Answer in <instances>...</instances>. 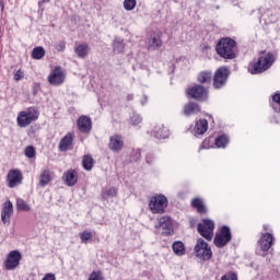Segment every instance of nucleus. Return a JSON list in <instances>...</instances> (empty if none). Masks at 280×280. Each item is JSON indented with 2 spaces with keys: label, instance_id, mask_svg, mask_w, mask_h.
I'll use <instances>...</instances> for the list:
<instances>
[{
  "label": "nucleus",
  "instance_id": "nucleus-1",
  "mask_svg": "<svg viewBox=\"0 0 280 280\" xmlns=\"http://www.w3.org/2000/svg\"><path fill=\"white\" fill-rule=\"evenodd\" d=\"M215 50L221 58L235 60L237 58V42L231 37H223L218 42Z\"/></svg>",
  "mask_w": 280,
  "mask_h": 280
},
{
  "label": "nucleus",
  "instance_id": "nucleus-36",
  "mask_svg": "<svg viewBox=\"0 0 280 280\" xmlns=\"http://www.w3.org/2000/svg\"><path fill=\"white\" fill-rule=\"evenodd\" d=\"M141 159V150L140 149H133L129 155L130 163H137Z\"/></svg>",
  "mask_w": 280,
  "mask_h": 280
},
{
  "label": "nucleus",
  "instance_id": "nucleus-28",
  "mask_svg": "<svg viewBox=\"0 0 280 280\" xmlns=\"http://www.w3.org/2000/svg\"><path fill=\"white\" fill-rule=\"evenodd\" d=\"M32 58L33 60H43V58H45V48H43L42 46L33 48Z\"/></svg>",
  "mask_w": 280,
  "mask_h": 280
},
{
  "label": "nucleus",
  "instance_id": "nucleus-39",
  "mask_svg": "<svg viewBox=\"0 0 280 280\" xmlns=\"http://www.w3.org/2000/svg\"><path fill=\"white\" fill-rule=\"evenodd\" d=\"M93 238V234L89 231H83L81 234H80V240L82 242V244H88L90 240Z\"/></svg>",
  "mask_w": 280,
  "mask_h": 280
},
{
  "label": "nucleus",
  "instance_id": "nucleus-11",
  "mask_svg": "<svg viewBox=\"0 0 280 280\" xmlns=\"http://www.w3.org/2000/svg\"><path fill=\"white\" fill-rule=\"evenodd\" d=\"M21 252L12 250L8 254L7 259L4 261L5 270H16L22 259Z\"/></svg>",
  "mask_w": 280,
  "mask_h": 280
},
{
  "label": "nucleus",
  "instance_id": "nucleus-5",
  "mask_svg": "<svg viewBox=\"0 0 280 280\" xmlns=\"http://www.w3.org/2000/svg\"><path fill=\"white\" fill-rule=\"evenodd\" d=\"M168 201L165 195H155L149 201V209L153 213H165Z\"/></svg>",
  "mask_w": 280,
  "mask_h": 280
},
{
  "label": "nucleus",
  "instance_id": "nucleus-8",
  "mask_svg": "<svg viewBox=\"0 0 280 280\" xmlns=\"http://www.w3.org/2000/svg\"><path fill=\"white\" fill-rule=\"evenodd\" d=\"M231 71L226 67L219 68L213 77V86L214 89H222L224 84H226V81L229 80Z\"/></svg>",
  "mask_w": 280,
  "mask_h": 280
},
{
  "label": "nucleus",
  "instance_id": "nucleus-43",
  "mask_svg": "<svg viewBox=\"0 0 280 280\" xmlns=\"http://www.w3.org/2000/svg\"><path fill=\"white\" fill-rule=\"evenodd\" d=\"M67 48V44L65 42H60L57 45V51H63Z\"/></svg>",
  "mask_w": 280,
  "mask_h": 280
},
{
  "label": "nucleus",
  "instance_id": "nucleus-40",
  "mask_svg": "<svg viewBox=\"0 0 280 280\" xmlns=\"http://www.w3.org/2000/svg\"><path fill=\"white\" fill-rule=\"evenodd\" d=\"M25 156H27V159H34V156H36V149L32 145L26 147Z\"/></svg>",
  "mask_w": 280,
  "mask_h": 280
},
{
  "label": "nucleus",
  "instance_id": "nucleus-16",
  "mask_svg": "<svg viewBox=\"0 0 280 280\" xmlns=\"http://www.w3.org/2000/svg\"><path fill=\"white\" fill-rule=\"evenodd\" d=\"M77 126L80 132H84V133L91 132V128H92L91 118H89V116L79 117L77 120Z\"/></svg>",
  "mask_w": 280,
  "mask_h": 280
},
{
  "label": "nucleus",
  "instance_id": "nucleus-15",
  "mask_svg": "<svg viewBox=\"0 0 280 280\" xmlns=\"http://www.w3.org/2000/svg\"><path fill=\"white\" fill-rule=\"evenodd\" d=\"M272 244H275V236L270 233H262L258 241L260 250H264L265 253L270 250V248H272Z\"/></svg>",
  "mask_w": 280,
  "mask_h": 280
},
{
  "label": "nucleus",
  "instance_id": "nucleus-27",
  "mask_svg": "<svg viewBox=\"0 0 280 280\" xmlns=\"http://www.w3.org/2000/svg\"><path fill=\"white\" fill-rule=\"evenodd\" d=\"M191 207H194V209H197L198 213H207V208L205 207V203L200 198L192 199Z\"/></svg>",
  "mask_w": 280,
  "mask_h": 280
},
{
  "label": "nucleus",
  "instance_id": "nucleus-7",
  "mask_svg": "<svg viewBox=\"0 0 280 280\" xmlns=\"http://www.w3.org/2000/svg\"><path fill=\"white\" fill-rule=\"evenodd\" d=\"M215 229V223L212 220L205 219L202 223L198 224L197 231L201 235V237H205L208 242H211L213 240V230Z\"/></svg>",
  "mask_w": 280,
  "mask_h": 280
},
{
  "label": "nucleus",
  "instance_id": "nucleus-35",
  "mask_svg": "<svg viewBox=\"0 0 280 280\" xmlns=\"http://www.w3.org/2000/svg\"><path fill=\"white\" fill-rule=\"evenodd\" d=\"M271 106L276 113H280V93L273 94Z\"/></svg>",
  "mask_w": 280,
  "mask_h": 280
},
{
  "label": "nucleus",
  "instance_id": "nucleus-50",
  "mask_svg": "<svg viewBox=\"0 0 280 280\" xmlns=\"http://www.w3.org/2000/svg\"><path fill=\"white\" fill-rule=\"evenodd\" d=\"M1 8H2V10H3V3H1Z\"/></svg>",
  "mask_w": 280,
  "mask_h": 280
},
{
  "label": "nucleus",
  "instance_id": "nucleus-42",
  "mask_svg": "<svg viewBox=\"0 0 280 280\" xmlns=\"http://www.w3.org/2000/svg\"><path fill=\"white\" fill-rule=\"evenodd\" d=\"M221 280H237V273L231 271L221 277Z\"/></svg>",
  "mask_w": 280,
  "mask_h": 280
},
{
  "label": "nucleus",
  "instance_id": "nucleus-25",
  "mask_svg": "<svg viewBox=\"0 0 280 280\" xmlns=\"http://www.w3.org/2000/svg\"><path fill=\"white\" fill-rule=\"evenodd\" d=\"M172 248H173V253H175L177 257H183V255H185V243L180 241H175L172 244Z\"/></svg>",
  "mask_w": 280,
  "mask_h": 280
},
{
  "label": "nucleus",
  "instance_id": "nucleus-3",
  "mask_svg": "<svg viewBox=\"0 0 280 280\" xmlns=\"http://www.w3.org/2000/svg\"><path fill=\"white\" fill-rule=\"evenodd\" d=\"M40 114L36 110L35 107H28L26 110H22L19 113L16 121L20 128H27L30 124L36 121Z\"/></svg>",
  "mask_w": 280,
  "mask_h": 280
},
{
  "label": "nucleus",
  "instance_id": "nucleus-2",
  "mask_svg": "<svg viewBox=\"0 0 280 280\" xmlns=\"http://www.w3.org/2000/svg\"><path fill=\"white\" fill-rule=\"evenodd\" d=\"M275 63V56L272 54H267L258 58L257 62L250 63L248 66V71L253 75H257V73H264V71H268L269 68Z\"/></svg>",
  "mask_w": 280,
  "mask_h": 280
},
{
  "label": "nucleus",
  "instance_id": "nucleus-46",
  "mask_svg": "<svg viewBox=\"0 0 280 280\" xmlns=\"http://www.w3.org/2000/svg\"><path fill=\"white\" fill-rule=\"evenodd\" d=\"M152 159H154L152 154L147 155V163H149V165L152 163Z\"/></svg>",
  "mask_w": 280,
  "mask_h": 280
},
{
  "label": "nucleus",
  "instance_id": "nucleus-19",
  "mask_svg": "<svg viewBox=\"0 0 280 280\" xmlns=\"http://www.w3.org/2000/svg\"><path fill=\"white\" fill-rule=\"evenodd\" d=\"M152 135L155 139H167L170 137V129L164 125H156L153 128Z\"/></svg>",
  "mask_w": 280,
  "mask_h": 280
},
{
  "label": "nucleus",
  "instance_id": "nucleus-41",
  "mask_svg": "<svg viewBox=\"0 0 280 280\" xmlns=\"http://www.w3.org/2000/svg\"><path fill=\"white\" fill-rule=\"evenodd\" d=\"M23 78H25V72H23V70L19 69L14 72L13 80H15V82H21Z\"/></svg>",
  "mask_w": 280,
  "mask_h": 280
},
{
  "label": "nucleus",
  "instance_id": "nucleus-44",
  "mask_svg": "<svg viewBox=\"0 0 280 280\" xmlns=\"http://www.w3.org/2000/svg\"><path fill=\"white\" fill-rule=\"evenodd\" d=\"M42 280H56V275L46 273Z\"/></svg>",
  "mask_w": 280,
  "mask_h": 280
},
{
  "label": "nucleus",
  "instance_id": "nucleus-37",
  "mask_svg": "<svg viewBox=\"0 0 280 280\" xmlns=\"http://www.w3.org/2000/svg\"><path fill=\"white\" fill-rule=\"evenodd\" d=\"M122 5L127 12H132V10L137 8V0H124Z\"/></svg>",
  "mask_w": 280,
  "mask_h": 280
},
{
  "label": "nucleus",
  "instance_id": "nucleus-26",
  "mask_svg": "<svg viewBox=\"0 0 280 280\" xmlns=\"http://www.w3.org/2000/svg\"><path fill=\"white\" fill-rule=\"evenodd\" d=\"M93 165H95V160H93L91 155H84L82 159L83 170L91 172V170H93Z\"/></svg>",
  "mask_w": 280,
  "mask_h": 280
},
{
  "label": "nucleus",
  "instance_id": "nucleus-21",
  "mask_svg": "<svg viewBox=\"0 0 280 280\" xmlns=\"http://www.w3.org/2000/svg\"><path fill=\"white\" fill-rule=\"evenodd\" d=\"M200 113V105L195 102H189L184 106V115L186 117H191V115H198Z\"/></svg>",
  "mask_w": 280,
  "mask_h": 280
},
{
  "label": "nucleus",
  "instance_id": "nucleus-47",
  "mask_svg": "<svg viewBox=\"0 0 280 280\" xmlns=\"http://www.w3.org/2000/svg\"><path fill=\"white\" fill-rule=\"evenodd\" d=\"M127 100L130 102V101L135 100V96L132 94H129V95H127Z\"/></svg>",
  "mask_w": 280,
  "mask_h": 280
},
{
  "label": "nucleus",
  "instance_id": "nucleus-51",
  "mask_svg": "<svg viewBox=\"0 0 280 280\" xmlns=\"http://www.w3.org/2000/svg\"><path fill=\"white\" fill-rule=\"evenodd\" d=\"M44 1H49V0H44Z\"/></svg>",
  "mask_w": 280,
  "mask_h": 280
},
{
  "label": "nucleus",
  "instance_id": "nucleus-18",
  "mask_svg": "<svg viewBox=\"0 0 280 280\" xmlns=\"http://www.w3.org/2000/svg\"><path fill=\"white\" fill-rule=\"evenodd\" d=\"M145 45L149 51H156L158 49H161V47H163V42L160 37L151 36L147 38Z\"/></svg>",
  "mask_w": 280,
  "mask_h": 280
},
{
  "label": "nucleus",
  "instance_id": "nucleus-38",
  "mask_svg": "<svg viewBox=\"0 0 280 280\" xmlns=\"http://www.w3.org/2000/svg\"><path fill=\"white\" fill-rule=\"evenodd\" d=\"M103 198H115L117 196V188L112 187L102 192Z\"/></svg>",
  "mask_w": 280,
  "mask_h": 280
},
{
  "label": "nucleus",
  "instance_id": "nucleus-49",
  "mask_svg": "<svg viewBox=\"0 0 280 280\" xmlns=\"http://www.w3.org/2000/svg\"><path fill=\"white\" fill-rule=\"evenodd\" d=\"M264 229H265V231H268V228L266 225L264 226Z\"/></svg>",
  "mask_w": 280,
  "mask_h": 280
},
{
  "label": "nucleus",
  "instance_id": "nucleus-10",
  "mask_svg": "<svg viewBox=\"0 0 280 280\" xmlns=\"http://www.w3.org/2000/svg\"><path fill=\"white\" fill-rule=\"evenodd\" d=\"M187 95L198 102H205L209 97V91L205 86L195 85L187 90Z\"/></svg>",
  "mask_w": 280,
  "mask_h": 280
},
{
  "label": "nucleus",
  "instance_id": "nucleus-32",
  "mask_svg": "<svg viewBox=\"0 0 280 280\" xmlns=\"http://www.w3.org/2000/svg\"><path fill=\"white\" fill-rule=\"evenodd\" d=\"M217 148H225L229 145V137L225 135L219 136L214 141Z\"/></svg>",
  "mask_w": 280,
  "mask_h": 280
},
{
  "label": "nucleus",
  "instance_id": "nucleus-13",
  "mask_svg": "<svg viewBox=\"0 0 280 280\" xmlns=\"http://www.w3.org/2000/svg\"><path fill=\"white\" fill-rule=\"evenodd\" d=\"M7 182L8 186L11 189H14V187H18V185L23 183V173H21L19 168L10 170L7 175Z\"/></svg>",
  "mask_w": 280,
  "mask_h": 280
},
{
  "label": "nucleus",
  "instance_id": "nucleus-48",
  "mask_svg": "<svg viewBox=\"0 0 280 280\" xmlns=\"http://www.w3.org/2000/svg\"><path fill=\"white\" fill-rule=\"evenodd\" d=\"M148 102V96H144V101H141V105L145 106V103Z\"/></svg>",
  "mask_w": 280,
  "mask_h": 280
},
{
  "label": "nucleus",
  "instance_id": "nucleus-6",
  "mask_svg": "<svg viewBox=\"0 0 280 280\" xmlns=\"http://www.w3.org/2000/svg\"><path fill=\"white\" fill-rule=\"evenodd\" d=\"M232 238L233 235L231 234V228L223 225L220 233L215 234L214 236V246H217V248H224V246H226Z\"/></svg>",
  "mask_w": 280,
  "mask_h": 280
},
{
  "label": "nucleus",
  "instance_id": "nucleus-4",
  "mask_svg": "<svg viewBox=\"0 0 280 280\" xmlns=\"http://www.w3.org/2000/svg\"><path fill=\"white\" fill-rule=\"evenodd\" d=\"M195 254L198 259H201V261H209V259L213 257V252L211 250V247H209V244L202 238H199L197 241L195 245Z\"/></svg>",
  "mask_w": 280,
  "mask_h": 280
},
{
  "label": "nucleus",
  "instance_id": "nucleus-45",
  "mask_svg": "<svg viewBox=\"0 0 280 280\" xmlns=\"http://www.w3.org/2000/svg\"><path fill=\"white\" fill-rule=\"evenodd\" d=\"M207 143H209V140H203L201 144V150H209V145Z\"/></svg>",
  "mask_w": 280,
  "mask_h": 280
},
{
  "label": "nucleus",
  "instance_id": "nucleus-31",
  "mask_svg": "<svg viewBox=\"0 0 280 280\" xmlns=\"http://www.w3.org/2000/svg\"><path fill=\"white\" fill-rule=\"evenodd\" d=\"M143 121V117L140 116L137 112H133L132 115L129 118L130 126H139Z\"/></svg>",
  "mask_w": 280,
  "mask_h": 280
},
{
  "label": "nucleus",
  "instance_id": "nucleus-14",
  "mask_svg": "<svg viewBox=\"0 0 280 280\" xmlns=\"http://www.w3.org/2000/svg\"><path fill=\"white\" fill-rule=\"evenodd\" d=\"M108 148L112 152L119 153L121 150H124V137L117 133L110 136Z\"/></svg>",
  "mask_w": 280,
  "mask_h": 280
},
{
  "label": "nucleus",
  "instance_id": "nucleus-20",
  "mask_svg": "<svg viewBox=\"0 0 280 280\" xmlns=\"http://www.w3.org/2000/svg\"><path fill=\"white\" fill-rule=\"evenodd\" d=\"M14 213V206L12 205V201H5L2 208L1 212V220L3 224L8 223V219Z\"/></svg>",
  "mask_w": 280,
  "mask_h": 280
},
{
  "label": "nucleus",
  "instance_id": "nucleus-23",
  "mask_svg": "<svg viewBox=\"0 0 280 280\" xmlns=\"http://www.w3.org/2000/svg\"><path fill=\"white\" fill-rule=\"evenodd\" d=\"M63 178L68 187H73L75 183H78V175H75V171H68L66 174H63Z\"/></svg>",
  "mask_w": 280,
  "mask_h": 280
},
{
  "label": "nucleus",
  "instance_id": "nucleus-9",
  "mask_svg": "<svg viewBox=\"0 0 280 280\" xmlns=\"http://www.w3.org/2000/svg\"><path fill=\"white\" fill-rule=\"evenodd\" d=\"M65 80H67V73L60 67H56L48 75V82L52 86L65 84Z\"/></svg>",
  "mask_w": 280,
  "mask_h": 280
},
{
  "label": "nucleus",
  "instance_id": "nucleus-22",
  "mask_svg": "<svg viewBox=\"0 0 280 280\" xmlns=\"http://www.w3.org/2000/svg\"><path fill=\"white\" fill-rule=\"evenodd\" d=\"M209 130V121L207 119H200L196 122L195 128L192 130L194 135H205Z\"/></svg>",
  "mask_w": 280,
  "mask_h": 280
},
{
  "label": "nucleus",
  "instance_id": "nucleus-30",
  "mask_svg": "<svg viewBox=\"0 0 280 280\" xmlns=\"http://www.w3.org/2000/svg\"><path fill=\"white\" fill-rule=\"evenodd\" d=\"M114 51H116L117 54H121V51H124V39L121 37H116L114 39Z\"/></svg>",
  "mask_w": 280,
  "mask_h": 280
},
{
  "label": "nucleus",
  "instance_id": "nucleus-17",
  "mask_svg": "<svg viewBox=\"0 0 280 280\" xmlns=\"http://www.w3.org/2000/svg\"><path fill=\"white\" fill-rule=\"evenodd\" d=\"M73 145V135L68 132L59 142V150L60 152H67L71 150Z\"/></svg>",
  "mask_w": 280,
  "mask_h": 280
},
{
  "label": "nucleus",
  "instance_id": "nucleus-34",
  "mask_svg": "<svg viewBox=\"0 0 280 280\" xmlns=\"http://www.w3.org/2000/svg\"><path fill=\"white\" fill-rule=\"evenodd\" d=\"M16 209L18 211H30V205H27V201L18 198L16 199Z\"/></svg>",
  "mask_w": 280,
  "mask_h": 280
},
{
  "label": "nucleus",
  "instance_id": "nucleus-29",
  "mask_svg": "<svg viewBox=\"0 0 280 280\" xmlns=\"http://www.w3.org/2000/svg\"><path fill=\"white\" fill-rule=\"evenodd\" d=\"M74 51L79 58H86V56H89V45L81 44Z\"/></svg>",
  "mask_w": 280,
  "mask_h": 280
},
{
  "label": "nucleus",
  "instance_id": "nucleus-12",
  "mask_svg": "<svg viewBox=\"0 0 280 280\" xmlns=\"http://www.w3.org/2000/svg\"><path fill=\"white\" fill-rule=\"evenodd\" d=\"M155 229H160L162 235H172V233H174L172 218L167 215L160 218L158 224H155Z\"/></svg>",
  "mask_w": 280,
  "mask_h": 280
},
{
  "label": "nucleus",
  "instance_id": "nucleus-24",
  "mask_svg": "<svg viewBox=\"0 0 280 280\" xmlns=\"http://www.w3.org/2000/svg\"><path fill=\"white\" fill-rule=\"evenodd\" d=\"M51 182V172L49 170H44L39 176V186L47 187Z\"/></svg>",
  "mask_w": 280,
  "mask_h": 280
},
{
  "label": "nucleus",
  "instance_id": "nucleus-33",
  "mask_svg": "<svg viewBox=\"0 0 280 280\" xmlns=\"http://www.w3.org/2000/svg\"><path fill=\"white\" fill-rule=\"evenodd\" d=\"M211 72H201L198 75V82H200L201 84H209V82H211Z\"/></svg>",
  "mask_w": 280,
  "mask_h": 280
}]
</instances>
